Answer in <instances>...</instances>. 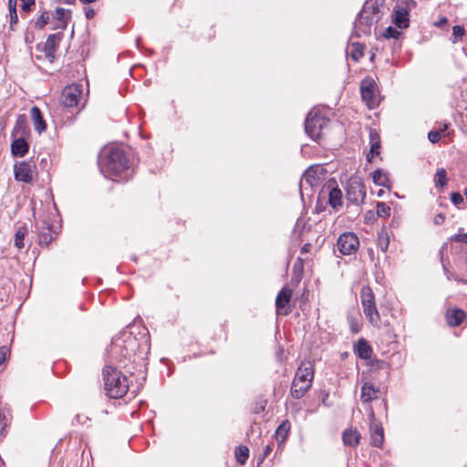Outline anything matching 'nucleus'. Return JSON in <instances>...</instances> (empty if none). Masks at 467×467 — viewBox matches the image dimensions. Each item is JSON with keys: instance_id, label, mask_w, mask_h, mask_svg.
I'll list each match as a JSON object with an SVG mask.
<instances>
[{"instance_id": "obj_1", "label": "nucleus", "mask_w": 467, "mask_h": 467, "mask_svg": "<svg viewBox=\"0 0 467 467\" xmlns=\"http://www.w3.org/2000/svg\"><path fill=\"white\" fill-rule=\"evenodd\" d=\"M100 171L106 177H119L124 174V178L130 176L129 161L124 151L119 148L110 149L106 160L100 164Z\"/></svg>"}, {"instance_id": "obj_2", "label": "nucleus", "mask_w": 467, "mask_h": 467, "mask_svg": "<svg viewBox=\"0 0 467 467\" xmlns=\"http://www.w3.org/2000/svg\"><path fill=\"white\" fill-rule=\"evenodd\" d=\"M104 385L107 395L112 399L122 398L129 389L128 379L117 368L107 366L103 369Z\"/></svg>"}, {"instance_id": "obj_3", "label": "nucleus", "mask_w": 467, "mask_h": 467, "mask_svg": "<svg viewBox=\"0 0 467 467\" xmlns=\"http://www.w3.org/2000/svg\"><path fill=\"white\" fill-rule=\"evenodd\" d=\"M380 17V11L377 5L368 2L365 3L354 23L356 36L369 35L371 26L373 24L379 22Z\"/></svg>"}, {"instance_id": "obj_4", "label": "nucleus", "mask_w": 467, "mask_h": 467, "mask_svg": "<svg viewBox=\"0 0 467 467\" xmlns=\"http://www.w3.org/2000/svg\"><path fill=\"white\" fill-rule=\"evenodd\" d=\"M138 348L137 339L129 336L126 339L115 338L110 347V354L118 359L119 366L126 368V360L130 361Z\"/></svg>"}, {"instance_id": "obj_5", "label": "nucleus", "mask_w": 467, "mask_h": 467, "mask_svg": "<svg viewBox=\"0 0 467 467\" xmlns=\"http://www.w3.org/2000/svg\"><path fill=\"white\" fill-rule=\"evenodd\" d=\"M329 119L316 110H311L305 121L306 134L315 141H319L328 128Z\"/></svg>"}, {"instance_id": "obj_6", "label": "nucleus", "mask_w": 467, "mask_h": 467, "mask_svg": "<svg viewBox=\"0 0 467 467\" xmlns=\"http://www.w3.org/2000/svg\"><path fill=\"white\" fill-rule=\"evenodd\" d=\"M360 299L363 307V312L371 325L379 327L381 323L379 313L377 309L375 303V296L373 291L368 286H364L361 289Z\"/></svg>"}, {"instance_id": "obj_7", "label": "nucleus", "mask_w": 467, "mask_h": 467, "mask_svg": "<svg viewBox=\"0 0 467 467\" xmlns=\"http://www.w3.org/2000/svg\"><path fill=\"white\" fill-rule=\"evenodd\" d=\"M347 199L350 202L359 205L366 198L365 186L359 177H351L346 188Z\"/></svg>"}, {"instance_id": "obj_8", "label": "nucleus", "mask_w": 467, "mask_h": 467, "mask_svg": "<svg viewBox=\"0 0 467 467\" xmlns=\"http://www.w3.org/2000/svg\"><path fill=\"white\" fill-rule=\"evenodd\" d=\"M36 174V167L30 161H17L14 165V177L17 182L30 183Z\"/></svg>"}, {"instance_id": "obj_9", "label": "nucleus", "mask_w": 467, "mask_h": 467, "mask_svg": "<svg viewBox=\"0 0 467 467\" xmlns=\"http://www.w3.org/2000/svg\"><path fill=\"white\" fill-rule=\"evenodd\" d=\"M337 246L338 251L345 255L355 254L359 247L358 237L351 232H347L339 235Z\"/></svg>"}, {"instance_id": "obj_10", "label": "nucleus", "mask_w": 467, "mask_h": 467, "mask_svg": "<svg viewBox=\"0 0 467 467\" xmlns=\"http://www.w3.org/2000/svg\"><path fill=\"white\" fill-rule=\"evenodd\" d=\"M370 444L379 448L384 441V431L381 423L377 420L375 412L372 408L368 409Z\"/></svg>"}, {"instance_id": "obj_11", "label": "nucleus", "mask_w": 467, "mask_h": 467, "mask_svg": "<svg viewBox=\"0 0 467 467\" xmlns=\"http://www.w3.org/2000/svg\"><path fill=\"white\" fill-rule=\"evenodd\" d=\"M81 94L82 88L80 85L72 84L67 86L62 91L61 101L65 107H76L78 104Z\"/></svg>"}, {"instance_id": "obj_12", "label": "nucleus", "mask_w": 467, "mask_h": 467, "mask_svg": "<svg viewBox=\"0 0 467 467\" xmlns=\"http://www.w3.org/2000/svg\"><path fill=\"white\" fill-rule=\"evenodd\" d=\"M323 193H328V203L334 210L342 207V192L337 186L335 180L328 181L323 187Z\"/></svg>"}, {"instance_id": "obj_13", "label": "nucleus", "mask_w": 467, "mask_h": 467, "mask_svg": "<svg viewBox=\"0 0 467 467\" xmlns=\"http://www.w3.org/2000/svg\"><path fill=\"white\" fill-rule=\"evenodd\" d=\"M360 92L362 99L368 108L373 109L378 105V99L375 95V82L372 78H365L360 83Z\"/></svg>"}, {"instance_id": "obj_14", "label": "nucleus", "mask_w": 467, "mask_h": 467, "mask_svg": "<svg viewBox=\"0 0 467 467\" xmlns=\"http://www.w3.org/2000/svg\"><path fill=\"white\" fill-rule=\"evenodd\" d=\"M314 365L310 360H303L296 369V375L294 377L293 381L295 382H302L312 385L314 379Z\"/></svg>"}, {"instance_id": "obj_15", "label": "nucleus", "mask_w": 467, "mask_h": 467, "mask_svg": "<svg viewBox=\"0 0 467 467\" xmlns=\"http://www.w3.org/2000/svg\"><path fill=\"white\" fill-rule=\"evenodd\" d=\"M393 24L400 28L404 29L410 26L409 11L405 7H397L394 9L392 14Z\"/></svg>"}, {"instance_id": "obj_16", "label": "nucleus", "mask_w": 467, "mask_h": 467, "mask_svg": "<svg viewBox=\"0 0 467 467\" xmlns=\"http://www.w3.org/2000/svg\"><path fill=\"white\" fill-rule=\"evenodd\" d=\"M62 38L61 34H52L49 35L44 44V52L47 58L52 60L54 58V54L58 47V44Z\"/></svg>"}, {"instance_id": "obj_17", "label": "nucleus", "mask_w": 467, "mask_h": 467, "mask_svg": "<svg viewBox=\"0 0 467 467\" xmlns=\"http://www.w3.org/2000/svg\"><path fill=\"white\" fill-rule=\"evenodd\" d=\"M379 391V387H376L370 382H365L361 388L360 399L363 403H369L378 399Z\"/></svg>"}, {"instance_id": "obj_18", "label": "nucleus", "mask_w": 467, "mask_h": 467, "mask_svg": "<svg viewBox=\"0 0 467 467\" xmlns=\"http://www.w3.org/2000/svg\"><path fill=\"white\" fill-rule=\"evenodd\" d=\"M30 116L34 124V129L39 134L46 130L47 123L43 118L41 110L34 106L30 109Z\"/></svg>"}, {"instance_id": "obj_19", "label": "nucleus", "mask_w": 467, "mask_h": 467, "mask_svg": "<svg viewBox=\"0 0 467 467\" xmlns=\"http://www.w3.org/2000/svg\"><path fill=\"white\" fill-rule=\"evenodd\" d=\"M466 314L462 309H449L446 312V320L450 327H458L465 318Z\"/></svg>"}, {"instance_id": "obj_20", "label": "nucleus", "mask_w": 467, "mask_h": 467, "mask_svg": "<svg viewBox=\"0 0 467 467\" xmlns=\"http://www.w3.org/2000/svg\"><path fill=\"white\" fill-rule=\"evenodd\" d=\"M361 439V434L353 429H347L342 433V440L345 445L350 447H357Z\"/></svg>"}, {"instance_id": "obj_21", "label": "nucleus", "mask_w": 467, "mask_h": 467, "mask_svg": "<svg viewBox=\"0 0 467 467\" xmlns=\"http://www.w3.org/2000/svg\"><path fill=\"white\" fill-rule=\"evenodd\" d=\"M369 140H370V150L367 155V159L368 161H371L372 159L379 154L380 148V138L379 133L376 130H370L369 131Z\"/></svg>"}, {"instance_id": "obj_22", "label": "nucleus", "mask_w": 467, "mask_h": 467, "mask_svg": "<svg viewBox=\"0 0 467 467\" xmlns=\"http://www.w3.org/2000/svg\"><path fill=\"white\" fill-rule=\"evenodd\" d=\"M292 289L287 287H283L281 289L275 299V306L278 313L280 309L285 308L288 305L292 298Z\"/></svg>"}, {"instance_id": "obj_23", "label": "nucleus", "mask_w": 467, "mask_h": 467, "mask_svg": "<svg viewBox=\"0 0 467 467\" xmlns=\"http://www.w3.org/2000/svg\"><path fill=\"white\" fill-rule=\"evenodd\" d=\"M312 385L307 383H300L292 381L290 394L294 399L299 400L303 398L308 390L311 389Z\"/></svg>"}, {"instance_id": "obj_24", "label": "nucleus", "mask_w": 467, "mask_h": 467, "mask_svg": "<svg viewBox=\"0 0 467 467\" xmlns=\"http://www.w3.org/2000/svg\"><path fill=\"white\" fill-rule=\"evenodd\" d=\"M28 143L23 138L15 140L11 145L12 154L17 157H24L28 152Z\"/></svg>"}, {"instance_id": "obj_25", "label": "nucleus", "mask_w": 467, "mask_h": 467, "mask_svg": "<svg viewBox=\"0 0 467 467\" xmlns=\"http://www.w3.org/2000/svg\"><path fill=\"white\" fill-rule=\"evenodd\" d=\"M356 353L361 359H369L372 348L365 339L360 338L356 345Z\"/></svg>"}, {"instance_id": "obj_26", "label": "nucleus", "mask_w": 467, "mask_h": 467, "mask_svg": "<svg viewBox=\"0 0 467 467\" xmlns=\"http://www.w3.org/2000/svg\"><path fill=\"white\" fill-rule=\"evenodd\" d=\"M290 422L288 420H284L275 431V438L278 442H284L290 431Z\"/></svg>"}, {"instance_id": "obj_27", "label": "nucleus", "mask_w": 467, "mask_h": 467, "mask_svg": "<svg viewBox=\"0 0 467 467\" xmlns=\"http://www.w3.org/2000/svg\"><path fill=\"white\" fill-rule=\"evenodd\" d=\"M27 234V228L26 225L19 226L15 234V246L17 249H22L25 247V237Z\"/></svg>"}, {"instance_id": "obj_28", "label": "nucleus", "mask_w": 467, "mask_h": 467, "mask_svg": "<svg viewBox=\"0 0 467 467\" xmlns=\"http://www.w3.org/2000/svg\"><path fill=\"white\" fill-rule=\"evenodd\" d=\"M378 244L382 252H387L389 244V236L386 229H381L378 233Z\"/></svg>"}, {"instance_id": "obj_29", "label": "nucleus", "mask_w": 467, "mask_h": 467, "mask_svg": "<svg viewBox=\"0 0 467 467\" xmlns=\"http://www.w3.org/2000/svg\"><path fill=\"white\" fill-rule=\"evenodd\" d=\"M368 366L370 371L384 370L387 374L389 373V366L383 360L372 359Z\"/></svg>"}, {"instance_id": "obj_30", "label": "nucleus", "mask_w": 467, "mask_h": 467, "mask_svg": "<svg viewBox=\"0 0 467 467\" xmlns=\"http://www.w3.org/2000/svg\"><path fill=\"white\" fill-rule=\"evenodd\" d=\"M249 457V449L246 446H238L235 450L236 461L244 464Z\"/></svg>"}, {"instance_id": "obj_31", "label": "nucleus", "mask_w": 467, "mask_h": 467, "mask_svg": "<svg viewBox=\"0 0 467 467\" xmlns=\"http://www.w3.org/2000/svg\"><path fill=\"white\" fill-rule=\"evenodd\" d=\"M365 46L359 43H353L351 47V58L355 61H358L363 57Z\"/></svg>"}, {"instance_id": "obj_32", "label": "nucleus", "mask_w": 467, "mask_h": 467, "mask_svg": "<svg viewBox=\"0 0 467 467\" xmlns=\"http://www.w3.org/2000/svg\"><path fill=\"white\" fill-rule=\"evenodd\" d=\"M447 172L443 168H440L437 170L435 174V186L436 187H444L447 184Z\"/></svg>"}, {"instance_id": "obj_33", "label": "nucleus", "mask_w": 467, "mask_h": 467, "mask_svg": "<svg viewBox=\"0 0 467 467\" xmlns=\"http://www.w3.org/2000/svg\"><path fill=\"white\" fill-rule=\"evenodd\" d=\"M372 179H373V182L374 183L378 184V185H381V186H385L387 187L388 184V177L387 175L382 172L380 170H376L373 173H372Z\"/></svg>"}, {"instance_id": "obj_34", "label": "nucleus", "mask_w": 467, "mask_h": 467, "mask_svg": "<svg viewBox=\"0 0 467 467\" xmlns=\"http://www.w3.org/2000/svg\"><path fill=\"white\" fill-rule=\"evenodd\" d=\"M53 234L50 230V226H48L46 230L40 232L39 234V239H38V242H39V244L40 245H47L48 244H50L53 240Z\"/></svg>"}, {"instance_id": "obj_35", "label": "nucleus", "mask_w": 467, "mask_h": 467, "mask_svg": "<svg viewBox=\"0 0 467 467\" xmlns=\"http://www.w3.org/2000/svg\"><path fill=\"white\" fill-rule=\"evenodd\" d=\"M465 35V29L462 26H454L452 27V36H451V42L453 44L462 41V36Z\"/></svg>"}, {"instance_id": "obj_36", "label": "nucleus", "mask_w": 467, "mask_h": 467, "mask_svg": "<svg viewBox=\"0 0 467 467\" xmlns=\"http://www.w3.org/2000/svg\"><path fill=\"white\" fill-rule=\"evenodd\" d=\"M69 13L70 11L69 10H66L62 7H57V10H56V18L62 22L63 23V28H65L67 26V16L68 15L69 16Z\"/></svg>"}, {"instance_id": "obj_37", "label": "nucleus", "mask_w": 467, "mask_h": 467, "mask_svg": "<svg viewBox=\"0 0 467 467\" xmlns=\"http://www.w3.org/2000/svg\"><path fill=\"white\" fill-rule=\"evenodd\" d=\"M377 213L379 217H389L390 215V207L385 202H378Z\"/></svg>"}, {"instance_id": "obj_38", "label": "nucleus", "mask_w": 467, "mask_h": 467, "mask_svg": "<svg viewBox=\"0 0 467 467\" xmlns=\"http://www.w3.org/2000/svg\"><path fill=\"white\" fill-rule=\"evenodd\" d=\"M9 15H10V24L11 26L14 24H16L18 21L17 13H16V3H12V0H9Z\"/></svg>"}, {"instance_id": "obj_39", "label": "nucleus", "mask_w": 467, "mask_h": 467, "mask_svg": "<svg viewBox=\"0 0 467 467\" xmlns=\"http://www.w3.org/2000/svg\"><path fill=\"white\" fill-rule=\"evenodd\" d=\"M49 21V15L47 12H43L36 20L35 26L38 28H43Z\"/></svg>"}, {"instance_id": "obj_40", "label": "nucleus", "mask_w": 467, "mask_h": 467, "mask_svg": "<svg viewBox=\"0 0 467 467\" xmlns=\"http://www.w3.org/2000/svg\"><path fill=\"white\" fill-rule=\"evenodd\" d=\"M400 35V32L392 26H389L385 29L383 33V36L386 38H398Z\"/></svg>"}, {"instance_id": "obj_41", "label": "nucleus", "mask_w": 467, "mask_h": 467, "mask_svg": "<svg viewBox=\"0 0 467 467\" xmlns=\"http://www.w3.org/2000/svg\"><path fill=\"white\" fill-rule=\"evenodd\" d=\"M314 173H315V171L309 169L307 170L305 174H304V177H303V180L307 182L310 186H313L314 183L316 182V178L314 176Z\"/></svg>"}, {"instance_id": "obj_42", "label": "nucleus", "mask_w": 467, "mask_h": 467, "mask_svg": "<svg viewBox=\"0 0 467 467\" xmlns=\"http://www.w3.org/2000/svg\"><path fill=\"white\" fill-rule=\"evenodd\" d=\"M428 139L431 143H437L441 140V132L439 130H431L428 133Z\"/></svg>"}, {"instance_id": "obj_43", "label": "nucleus", "mask_w": 467, "mask_h": 467, "mask_svg": "<svg viewBox=\"0 0 467 467\" xmlns=\"http://www.w3.org/2000/svg\"><path fill=\"white\" fill-rule=\"evenodd\" d=\"M7 426V419L5 414L0 410V437L5 435V431Z\"/></svg>"}, {"instance_id": "obj_44", "label": "nucleus", "mask_w": 467, "mask_h": 467, "mask_svg": "<svg viewBox=\"0 0 467 467\" xmlns=\"http://www.w3.org/2000/svg\"><path fill=\"white\" fill-rule=\"evenodd\" d=\"M21 2V8L24 12H29L35 5V0H19Z\"/></svg>"}, {"instance_id": "obj_45", "label": "nucleus", "mask_w": 467, "mask_h": 467, "mask_svg": "<svg viewBox=\"0 0 467 467\" xmlns=\"http://www.w3.org/2000/svg\"><path fill=\"white\" fill-rule=\"evenodd\" d=\"M451 202L454 205L458 206V205H460L461 203L463 202V198H462L461 193H459V192H452L451 194Z\"/></svg>"}, {"instance_id": "obj_46", "label": "nucleus", "mask_w": 467, "mask_h": 467, "mask_svg": "<svg viewBox=\"0 0 467 467\" xmlns=\"http://www.w3.org/2000/svg\"><path fill=\"white\" fill-rule=\"evenodd\" d=\"M26 129V121L24 116H19L16 120V130H25Z\"/></svg>"}, {"instance_id": "obj_47", "label": "nucleus", "mask_w": 467, "mask_h": 467, "mask_svg": "<svg viewBox=\"0 0 467 467\" xmlns=\"http://www.w3.org/2000/svg\"><path fill=\"white\" fill-rule=\"evenodd\" d=\"M88 417L85 416V415H81V414H77L75 416V419H74V422L73 423H78V424H84L86 423L88 420Z\"/></svg>"}, {"instance_id": "obj_48", "label": "nucleus", "mask_w": 467, "mask_h": 467, "mask_svg": "<svg viewBox=\"0 0 467 467\" xmlns=\"http://www.w3.org/2000/svg\"><path fill=\"white\" fill-rule=\"evenodd\" d=\"M272 451V446L266 445L264 448L263 455L260 457V461L258 462V465L264 461L265 458H266Z\"/></svg>"}, {"instance_id": "obj_49", "label": "nucleus", "mask_w": 467, "mask_h": 467, "mask_svg": "<svg viewBox=\"0 0 467 467\" xmlns=\"http://www.w3.org/2000/svg\"><path fill=\"white\" fill-rule=\"evenodd\" d=\"M454 241L463 243L467 244V234H459L453 236Z\"/></svg>"}, {"instance_id": "obj_50", "label": "nucleus", "mask_w": 467, "mask_h": 467, "mask_svg": "<svg viewBox=\"0 0 467 467\" xmlns=\"http://www.w3.org/2000/svg\"><path fill=\"white\" fill-rule=\"evenodd\" d=\"M7 349L5 348H0V366L3 365L6 360Z\"/></svg>"}, {"instance_id": "obj_51", "label": "nucleus", "mask_w": 467, "mask_h": 467, "mask_svg": "<svg viewBox=\"0 0 467 467\" xmlns=\"http://www.w3.org/2000/svg\"><path fill=\"white\" fill-rule=\"evenodd\" d=\"M444 216L440 213V214H437L434 218V223L435 224H441L443 222H444Z\"/></svg>"}, {"instance_id": "obj_52", "label": "nucleus", "mask_w": 467, "mask_h": 467, "mask_svg": "<svg viewBox=\"0 0 467 467\" xmlns=\"http://www.w3.org/2000/svg\"><path fill=\"white\" fill-rule=\"evenodd\" d=\"M85 15L88 19H91L95 16V11L92 8L87 9Z\"/></svg>"}, {"instance_id": "obj_53", "label": "nucleus", "mask_w": 467, "mask_h": 467, "mask_svg": "<svg viewBox=\"0 0 467 467\" xmlns=\"http://www.w3.org/2000/svg\"><path fill=\"white\" fill-rule=\"evenodd\" d=\"M311 244H305L302 248H301V253L302 254H306V253H308L310 248H311Z\"/></svg>"}, {"instance_id": "obj_54", "label": "nucleus", "mask_w": 467, "mask_h": 467, "mask_svg": "<svg viewBox=\"0 0 467 467\" xmlns=\"http://www.w3.org/2000/svg\"><path fill=\"white\" fill-rule=\"evenodd\" d=\"M448 23V19L446 17H441L437 23L436 25L441 26H443V25H446Z\"/></svg>"}, {"instance_id": "obj_55", "label": "nucleus", "mask_w": 467, "mask_h": 467, "mask_svg": "<svg viewBox=\"0 0 467 467\" xmlns=\"http://www.w3.org/2000/svg\"><path fill=\"white\" fill-rule=\"evenodd\" d=\"M449 127V123H443L441 128H440V132L441 131H445Z\"/></svg>"}, {"instance_id": "obj_56", "label": "nucleus", "mask_w": 467, "mask_h": 467, "mask_svg": "<svg viewBox=\"0 0 467 467\" xmlns=\"http://www.w3.org/2000/svg\"><path fill=\"white\" fill-rule=\"evenodd\" d=\"M295 267H300V268L303 267V264H302V259L301 258L297 259V262L296 263Z\"/></svg>"}, {"instance_id": "obj_57", "label": "nucleus", "mask_w": 467, "mask_h": 467, "mask_svg": "<svg viewBox=\"0 0 467 467\" xmlns=\"http://www.w3.org/2000/svg\"><path fill=\"white\" fill-rule=\"evenodd\" d=\"M82 4H91L96 2V0H79Z\"/></svg>"}, {"instance_id": "obj_58", "label": "nucleus", "mask_w": 467, "mask_h": 467, "mask_svg": "<svg viewBox=\"0 0 467 467\" xmlns=\"http://www.w3.org/2000/svg\"><path fill=\"white\" fill-rule=\"evenodd\" d=\"M75 0H64L66 4H72Z\"/></svg>"}]
</instances>
